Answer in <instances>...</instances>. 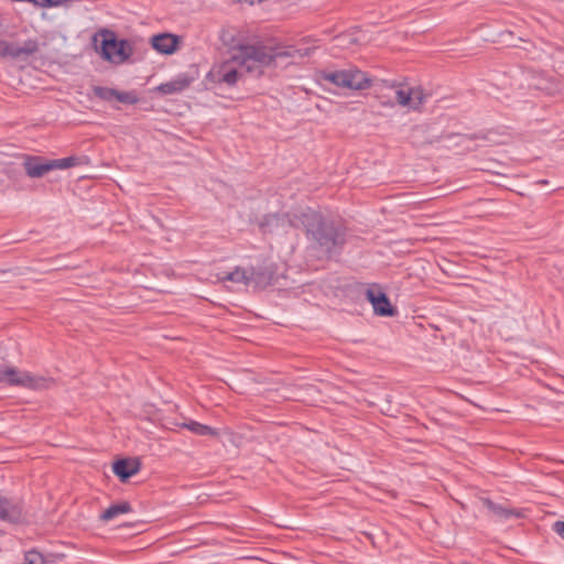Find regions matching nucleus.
Here are the masks:
<instances>
[{"instance_id":"10","label":"nucleus","mask_w":564,"mask_h":564,"mask_svg":"<svg viewBox=\"0 0 564 564\" xmlns=\"http://www.w3.org/2000/svg\"><path fill=\"white\" fill-rule=\"evenodd\" d=\"M152 47L160 54L172 55L178 50L180 37L171 33H161L151 37Z\"/></svg>"},{"instance_id":"13","label":"nucleus","mask_w":564,"mask_h":564,"mask_svg":"<svg viewBox=\"0 0 564 564\" xmlns=\"http://www.w3.org/2000/svg\"><path fill=\"white\" fill-rule=\"evenodd\" d=\"M21 514L22 509L18 502L0 497V519L18 522L21 519Z\"/></svg>"},{"instance_id":"11","label":"nucleus","mask_w":564,"mask_h":564,"mask_svg":"<svg viewBox=\"0 0 564 564\" xmlns=\"http://www.w3.org/2000/svg\"><path fill=\"white\" fill-rule=\"evenodd\" d=\"M367 300L371 303L377 315L391 316L393 308L387 295L380 290L369 289L366 292Z\"/></svg>"},{"instance_id":"17","label":"nucleus","mask_w":564,"mask_h":564,"mask_svg":"<svg viewBox=\"0 0 564 564\" xmlns=\"http://www.w3.org/2000/svg\"><path fill=\"white\" fill-rule=\"evenodd\" d=\"M183 426L192 433L200 436L217 437L219 435L217 430L196 421H188L187 423H184Z\"/></svg>"},{"instance_id":"22","label":"nucleus","mask_w":564,"mask_h":564,"mask_svg":"<svg viewBox=\"0 0 564 564\" xmlns=\"http://www.w3.org/2000/svg\"><path fill=\"white\" fill-rule=\"evenodd\" d=\"M487 508L499 517L508 518L510 514H512L511 511L502 508L501 506H496L495 503L487 501L486 502Z\"/></svg>"},{"instance_id":"19","label":"nucleus","mask_w":564,"mask_h":564,"mask_svg":"<svg viewBox=\"0 0 564 564\" xmlns=\"http://www.w3.org/2000/svg\"><path fill=\"white\" fill-rule=\"evenodd\" d=\"M116 99L122 104L134 105L139 101V97L134 91H118Z\"/></svg>"},{"instance_id":"7","label":"nucleus","mask_w":564,"mask_h":564,"mask_svg":"<svg viewBox=\"0 0 564 564\" xmlns=\"http://www.w3.org/2000/svg\"><path fill=\"white\" fill-rule=\"evenodd\" d=\"M77 164V159L69 156L57 160H46L41 156L28 155L24 158L23 167L31 178H39L53 170H66Z\"/></svg>"},{"instance_id":"15","label":"nucleus","mask_w":564,"mask_h":564,"mask_svg":"<svg viewBox=\"0 0 564 564\" xmlns=\"http://www.w3.org/2000/svg\"><path fill=\"white\" fill-rule=\"evenodd\" d=\"M340 42L343 46H350L352 51H356L360 46L368 44L369 37L365 32L355 30L351 34L340 37Z\"/></svg>"},{"instance_id":"9","label":"nucleus","mask_w":564,"mask_h":564,"mask_svg":"<svg viewBox=\"0 0 564 564\" xmlns=\"http://www.w3.org/2000/svg\"><path fill=\"white\" fill-rule=\"evenodd\" d=\"M217 281L221 283H231L232 285H249L254 283L261 285L262 281L253 268L236 267L230 272H221L216 275Z\"/></svg>"},{"instance_id":"6","label":"nucleus","mask_w":564,"mask_h":564,"mask_svg":"<svg viewBox=\"0 0 564 564\" xmlns=\"http://www.w3.org/2000/svg\"><path fill=\"white\" fill-rule=\"evenodd\" d=\"M243 68L236 52L221 62L213 65L206 79L210 83L226 86H234L243 75Z\"/></svg>"},{"instance_id":"5","label":"nucleus","mask_w":564,"mask_h":564,"mask_svg":"<svg viewBox=\"0 0 564 564\" xmlns=\"http://www.w3.org/2000/svg\"><path fill=\"white\" fill-rule=\"evenodd\" d=\"M389 88L393 93L395 104L409 111H420L427 99L422 87L406 82L392 83Z\"/></svg>"},{"instance_id":"24","label":"nucleus","mask_w":564,"mask_h":564,"mask_svg":"<svg viewBox=\"0 0 564 564\" xmlns=\"http://www.w3.org/2000/svg\"><path fill=\"white\" fill-rule=\"evenodd\" d=\"M43 7H53L55 4H58L59 2H53V1H50V2H40Z\"/></svg>"},{"instance_id":"1","label":"nucleus","mask_w":564,"mask_h":564,"mask_svg":"<svg viewBox=\"0 0 564 564\" xmlns=\"http://www.w3.org/2000/svg\"><path fill=\"white\" fill-rule=\"evenodd\" d=\"M240 64L245 73L260 76L264 69L272 66L276 58L284 56H306L311 54V50H280L263 44L243 45L236 51Z\"/></svg>"},{"instance_id":"12","label":"nucleus","mask_w":564,"mask_h":564,"mask_svg":"<svg viewBox=\"0 0 564 564\" xmlns=\"http://www.w3.org/2000/svg\"><path fill=\"white\" fill-rule=\"evenodd\" d=\"M140 468V462L133 458L120 459L112 465L113 474L119 477L121 481H127L129 478L137 475Z\"/></svg>"},{"instance_id":"2","label":"nucleus","mask_w":564,"mask_h":564,"mask_svg":"<svg viewBox=\"0 0 564 564\" xmlns=\"http://www.w3.org/2000/svg\"><path fill=\"white\" fill-rule=\"evenodd\" d=\"M94 44L97 53L107 62L113 65L126 63L133 54V46L127 40L118 39L109 30H101L94 36Z\"/></svg>"},{"instance_id":"23","label":"nucleus","mask_w":564,"mask_h":564,"mask_svg":"<svg viewBox=\"0 0 564 564\" xmlns=\"http://www.w3.org/2000/svg\"><path fill=\"white\" fill-rule=\"evenodd\" d=\"M553 530L564 540V522L557 521L553 525Z\"/></svg>"},{"instance_id":"8","label":"nucleus","mask_w":564,"mask_h":564,"mask_svg":"<svg viewBox=\"0 0 564 564\" xmlns=\"http://www.w3.org/2000/svg\"><path fill=\"white\" fill-rule=\"evenodd\" d=\"M303 225L307 234L312 235L321 245L328 247L329 243H335L333 229L323 221L317 213L311 212L305 214Z\"/></svg>"},{"instance_id":"18","label":"nucleus","mask_w":564,"mask_h":564,"mask_svg":"<svg viewBox=\"0 0 564 564\" xmlns=\"http://www.w3.org/2000/svg\"><path fill=\"white\" fill-rule=\"evenodd\" d=\"M32 50L17 47L6 41H0V56H19L22 53H29Z\"/></svg>"},{"instance_id":"20","label":"nucleus","mask_w":564,"mask_h":564,"mask_svg":"<svg viewBox=\"0 0 564 564\" xmlns=\"http://www.w3.org/2000/svg\"><path fill=\"white\" fill-rule=\"evenodd\" d=\"M95 95L104 100H112L116 99L117 90L112 88L106 87H96L94 89Z\"/></svg>"},{"instance_id":"4","label":"nucleus","mask_w":564,"mask_h":564,"mask_svg":"<svg viewBox=\"0 0 564 564\" xmlns=\"http://www.w3.org/2000/svg\"><path fill=\"white\" fill-rule=\"evenodd\" d=\"M0 382L32 390L47 389L53 384L51 378L36 376L7 365H0Z\"/></svg>"},{"instance_id":"3","label":"nucleus","mask_w":564,"mask_h":564,"mask_svg":"<svg viewBox=\"0 0 564 564\" xmlns=\"http://www.w3.org/2000/svg\"><path fill=\"white\" fill-rule=\"evenodd\" d=\"M321 85H334L349 90H364L371 86V79L360 69L324 70L317 75Z\"/></svg>"},{"instance_id":"21","label":"nucleus","mask_w":564,"mask_h":564,"mask_svg":"<svg viewBox=\"0 0 564 564\" xmlns=\"http://www.w3.org/2000/svg\"><path fill=\"white\" fill-rule=\"evenodd\" d=\"M24 561L25 564H44L45 562L44 556L35 550L26 552L24 555Z\"/></svg>"},{"instance_id":"16","label":"nucleus","mask_w":564,"mask_h":564,"mask_svg":"<svg viewBox=\"0 0 564 564\" xmlns=\"http://www.w3.org/2000/svg\"><path fill=\"white\" fill-rule=\"evenodd\" d=\"M131 511V506L128 502H121L118 505L110 506L107 508L101 514L100 520L108 522L121 514L129 513Z\"/></svg>"},{"instance_id":"14","label":"nucleus","mask_w":564,"mask_h":564,"mask_svg":"<svg viewBox=\"0 0 564 564\" xmlns=\"http://www.w3.org/2000/svg\"><path fill=\"white\" fill-rule=\"evenodd\" d=\"M191 84V80L185 75H178L170 82L159 85L155 90L163 95L177 94L186 89Z\"/></svg>"}]
</instances>
